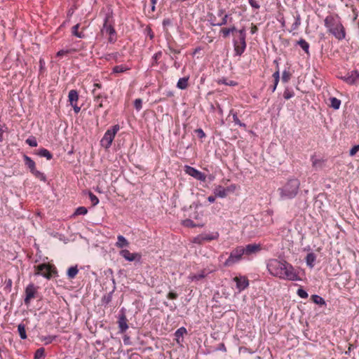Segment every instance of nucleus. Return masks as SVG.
<instances>
[{
    "label": "nucleus",
    "mask_w": 359,
    "mask_h": 359,
    "mask_svg": "<svg viewBox=\"0 0 359 359\" xmlns=\"http://www.w3.org/2000/svg\"><path fill=\"white\" fill-rule=\"evenodd\" d=\"M266 266L269 273L273 276L289 280H299L296 270L285 259H271L268 261Z\"/></svg>",
    "instance_id": "nucleus-1"
},
{
    "label": "nucleus",
    "mask_w": 359,
    "mask_h": 359,
    "mask_svg": "<svg viewBox=\"0 0 359 359\" xmlns=\"http://www.w3.org/2000/svg\"><path fill=\"white\" fill-rule=\"evenodd\" d=\"M299 187L298 179H290L282 187L278 189V192L282 200L292 199L297 195Z\"/></svg>",
    "instance_id": "nucleus-2"
},
{
    "label": "nucleus",
    "mask_w": 359,
    "mask_h": 359,
    "mask_svg": "<svg viewBox=\"0 0 359 359\" xmlns=\"http://www.w3.org/2000/svg\"><path fill=\"white\" fill-rule=\"evenodd\" d=\"M233 47L236 55L240 56L244 53L246 48L245 32L244 29L238 30V34L233 39Z\"/></svg>",
    "instance_id": "nucleus-3"
},
{
    "label": "nucleus",
    "mask_w": 359,
    "mask_h": 359,
    "mask_svg": "<svg viewBox=\"0 0 359 359\" xmlns=\"http://www.w3.org/2000/svg\"><path fill=\"white\" fill-rule=\"evenodd\" d=\"M119 129L120 126L118 124L114 125L111 128L108 129L100 141L102 147L105 149H109Z\"/></svg>",
    "instance_id": "nucleus-4"
},
{
    "label": "nucleus",
    "mask_w": 359,
    "mask_h": 359,
    "mask_svg": "<svg viewBox=\"0 0 359 359\" xmlns=\"http://www.w3.org/2000/svg\"><path fill=\"white\" fill-rule=\"evenodd\" d=\"M35 275H41L47 279H50L53 276V273H56L55 268L49 264H41L35 266Z\"/></svg>",
    "instance_id": "nucleus-5"
},
{
    "label": "nucleus",
    "mask_w": 359,
    "mask_h": 359,
    "mask_svg": "<svg viewBox=\"0 0 359 359\" xmlns=\"http://www.w3.org/2000/svg\"><path fill=\"white\" fill-rule=\"evenodd\" d=\"M327 31L338 40L345 38V29L342 24H325Z\"/></svg>",
    "instance_id": "nucleus-6"
},
{
    "label": "nucleus",
    "mask_w": 359,
    "mask_h": 359,
    "mask_svg": "<svg viewBox=\"0 0 359 359\" xmlns=\"http://www.w3.org/2000/svg\"><path fill=\"white\" fill-rule=\"evenodd\" d=\"M243 255H244L243 247L238 246L236 248L232 250L229 258L225 261L224 266H230L233 264L239 262L242 259Z\"/></svg>",
    "instance_id": "nucleus-7"
},
{
    "label": "nucleus",
    "mask_w": 359,
    "mask_h": 359,
    "mask_svg": "<svg viewBox=\"0 0 359 359\" xmlns=\"http://www.w3.org/2000/svg\"><path fill=\"white\" fill-rule=\"evenodd\" d=\"M37 292L36 287L34 284H29L27 286L25 289V304L27 306H29L30 304L31 300L36 297V294Z\"/></svg>",
    "instance_id": "nucleus-8"
},
{
    "label": "nucleus",
    "mask_w": 359,
    "mask_h": 359,
    "mask_svg": "<svg viewBox=\"0 0 359 359\" xmlns=\"http://www.w3.org/2000/svg\"><path fill=\"white\" fill-rule=\"evenodd\" d=\"M185 172L187 174L198 180L202 182H205L206 180V175L203 172L189 165L185 166Z\"/></svg>",
    "instance_id": "nucleus-9"
},
{
    "label": "nucleus",
    "mask_w": 359,
    "mask_h": 359,
    "mask_svg": "<svg viewBox=\"0 0 359 359\" xmlns=\"http://www.w3.org/2000/svg\"><path fill=\"white\" fill-rule=\"evenodd\" d=\"M233 281L236 283V288L239 292L246 289L249 286V280L245 276H238L233 278Z\"/></svg>",
    "instance_id": "nucleus-10"
},
{
    "label": "nucleus",
    "mask_w": 359,
    "mask_h": 359,
    "mask_svg": "<svg viewBox=\"0 0 359 359\" xmlns=\"http://www.w3.org/2000/svg\"><path fill=\"white\" fill-rule=\"evenodd\" d=\"M102 33L103 35L109 36V42H114L116 40V32L111 24H103Z\"/></svg>",
    "instance_id": "nucleus-11"
},
{
    "label": "nucleus",
    "mask_w": 359,
    "mask_h": 359,
    "mask_svg": "<svg viewBox=\"0 0 359 359\" xmlns=\"http://www.w3.org/2000/svg\"><path fill=\"white\" fill-rule=\"evenodd\" d=\"M341 79L348 84H354L357 81L359 80V72L356 70L352 71L344 76L341 77Z\"/></svg>",
    "instance_id": "nucleus-12"
},
{
    "label": "nucleus",
    "mask_w": 359,
    "mask_h": 359,
    "mask_svg": "<svg viewBox=\"0 0 359 359\" xmlns=\"http://www.w3.org/2000/svg\"><path fill=\"white\" fill-rule=\"evenodd\" d=\"M120 255L125 258L126 260L133 262L134 260L138 259L140 260L141 258V255L138 253H131L128 250H122L120 252Z\"/></svg>",
    "instance_id": "nucleus-13"
},
{
    "label": "nucleus",
    "mask_w": 359,
    "mask_h": 359,
    "mask_svg": "<svg viewBox=\"0 0 359 359\" xmlns=\"http://www.w3.org/2000/svg\"><path fill=\"white\" fill-rule=\"evenodd\" d=\"M261 246L259 244H248L245 247H243L244 255H250L256 254L261 250Z\"/></svg>",
    "instance_id": "nucleus-14"
},
{
    "label": "nucleus",
    "mask_w": 359,
    "mask_h": 359,
    "mask_svg": "<svg viewBox=\"0 0 359 359\" xmlns=\"http://www.w3.org/2000/svg\"><path fill=\"white\" fill-rule=\"evenodd\" d=\"M92 93L93 95L94 102L96 104L97 108H102L103 107V99H107V96H103L100 93L97 92L96 89H93Z\"/></svg>",
    "instance_id": "nucleus-15"
},
{
    "label": "nucleus",
    "mask_w": 359,
    "mask_h": 359,
    "mask_svg": "<svg viewBox=\"0 0 359 359\" xmlns=\"http://www.w3.org/2000/svg\"><path fill=\"white\" fill-rule=\"evenodd\" d=\"M118 328L121 333H123L128 328V320L125 315H121L118 320Z\"/></svg>",
    "instance_id": "nucleus-16"
},
{
    "label": "nucleus",
    "mask_w": 359,
    "mask_h": 359,
    "mask_svg": "<svg viewBox=\"0 0 359 359\" xmlns=\"http://www.w3.org/2000/svg\"><path fill=\"white\" fill-rule=\"evenodd\" d=\"M238 30H237L234 27L231 28L223 27L220 29V34L223 37L226 38L229 36L230 34H232L234 36L238 34Z\"/></svg>",
    "instance_id": "nucleus-17"
},
{
    "label": "nucleus",
    "mask_w": 359,
    "mask_h": 359,
    "mask_svg": "<svg viewBox=\"0 0 359 359\" xmlns=\"http://www.w3.org/2000/svg\"><path fill=\"white\" fill-rule=\"evenodd\" d=\"M213 193L215 196L218 198H225L227 196L225 187L221 185L216 186L213 190Z\"/></svg>",
    "instance_id": "nucleus-18"
},
{
    "label": "nucleus",
    "mask_w": 359,
    "mask_h": 359,
    "mask_svg": "<svg viewBox=\"0 0 359 359\" xmlns=\"http://www.w3.org/2000/svg\"><path fill=\"white\" fill-rule=\"evenodd\" d=\"M79 100V93L76 90H71L68 94V101L69 104H76Z\"/></svg>",
    "instance_id": "nucleus-19"
},
{
    "label": "nucleus",
    "mask_w": 359,
    "mask_h": 359,
    "mask_svg": "<svg viewBox=\"0 0 359 359\" xmlns=\"http://www.w3.org/2000/svg\"><path fill=\"white\" fill-rule=\"evenodd\" d=\"M316 259V255L313 252L308 253L305 258L307 266L311 269L313 268Z\"/></svg>",
    "instance_id": "nucleus-20"
},
{
    "label": "nucleus",
    "mask_w": 359,
    "mask_h": 359,
    "mask_svg": "<svg viewBox=\"0 0 359 359\" xmlns=\"http://www.w3.org/2000/svg\"><path fill=\"white\" fill-rule=\"evenodd\" d=\"M25 165L29 169L30 172L36 169L35 162L28 156L24 155Z\"/></svg>",
    "instance_id": "nucleus-21"
},
{
    "label": "nucleus",
    "mask_w": 359,
    "mask_h": 359,
    "mask_svg": "<svg viewBox=\"0 0 359 359\" xmlns=\"http://www.w3.org/2000/svg\"><path fill=\"white\" fill-rule=\"evenodd\" d=\"M206 276H207V273H205V270H202L198 273L190 274L188 278L191 281H197V280H200L204 278Z\"/></svg>",
    "instance_id": "nucleus-22"
},
{
    "label": "nucleus",
    "mask_w": 359,
    "mask_h": 359,
    "mask_svg": "<svg viewBox=\"0 0 359 359\" xmlns=\"http://www.w3.org/2000/svg\"><path fill=\"white\" fill-rule=\"evenodd\" d=\"M129 245V242L126 239L124 236L122 235H118L117 236V242L116 243V246L118 248H123L125 247H128Z\"/></svg>",
    "instance_id": "nucleus-23"
},
{
    "label": "nucleus",
    "mask_w": 359,
    "mask_h": 359,
    "mask_svg": "<svg viewBox=\"0 0 359 359\" xmlns=\"http://www.w3.org/2000/svg\"><path fill=\"white\" fill-rule=\"evenodd\" d=\"M80 29V24H76L72 28V33L73 35L79 37V38H83L85 36L83 34L84 27L81 28V30L79 31Z\"/></svg>",
    "instance_id": "nucleus-24"
},
{
    "label": "nucleus",
    "mask_w": 359,
    "mask_h": 359,
    "mask_svg": "<svg viewBox=\"0 0 359 359\" xmlns=\"http://www.w3.org/2000/svg\"><path fill=\"white\" fill-rule=\"evenodd\" d=\"M189 79L188 76L180 78L177 83V87L181 90L187 89L189 86Z\"/></svg>",
    "instance_id": "nucleus-25"
},
{
    "label": "nucleus",
    "mask_w": 359,
    "mask_h": 359,
    "mask_svg": "<svg viewBox=\"0 0 359 359\" xmlns=\"http://www.w3.org/2000/svg\"><path fill=\"white\" fill-rule=\"evenodd\" d=\"M130 68L124 65H116L112 69V73L113 74L118 75L119 74L126 72V71L129 70Z\"/></svg>",
    "instance_id": "nucleus-26"
},
{
    "label": "nucleus",
    "mask_w": 359,
    "mask_h": 359,
    "mask_svg": "<svg viewBox=\"0 0 359 359\" xmlns=\"http://www.w3.org/2000/svg\"><path fill=\"white\" fill-rule=\"evenodd\" d=\"M37 154L41 157H45L47 160H50L53 158V154L46 149H40Z\"/></svg>",
    "instance_id": "nucleus-27"
},
{
    "label": "nucleus",
    "mask_w": 359,
    "mask_h": 359,
    "mask_svg": "<svg viewBox=\"0 0 359 359\" xmlns=\"http://www.w3.org/2000/svg\"><path fill=\"white\" fill-rule=\"evenodd\" d=\"M32 174L40 181L46 182L47 180L46 175L43 172L37 170L36 168L32 172Z\"/></svg>",
    "instance_id": "nucleus-28"
},
{
    "label": "nucleus",
    "mask_w": 359,
    "mask_h": 359,
    "mask_svg": "<svg viewBox=\"0 0 359 359\" xmlns=\"http://www.w3.org/2000/svg\"><path fill=\"white\" fill-rule=\"evenodd\" d=\"M79 273V269L76 266H72L67 270V276L69 279H74Z\"/></svg>",
    "instance_id": "nucleus-29"
},
{
    "label": "nucleus",
    "mask_w": 359,
    "mask_h": 359,
    "mask_svg": "<svg viewBox=\"0 0 359 359\" xmlns=\"http://www.w3.org/2000/svg\"><path fill=\"white\" fill-rule=\"evenodd\" d=\"M203 237L204 241H211L213 240H217L219 238V233L213 232L211 233L203 234Z\"/></svg>",
    "instance_id": "nucleus-30"
},
{
    "label": "nucleus",
    "mask_w": 359,
    "mask_h": 359,
    "mask_svg": "<svg viewBox=\"0 0 359 359\" xmlns=\"http://www.w3.org/2000/svg\"><path fill=\"white\" fill-rule=\"evenodd\" d=\"M18 331L19 335L22 339H27V336L26 334L25 325L24 324L20 323L18 325Z\"/></svg>",
    "instance_id": "nucleus-31"
},
{
    "label": "nucleus",
    "mask_w": 359,
    "mask_h": 359,
    "mask_svg": "<svg viewBox=\"0 0 359 359\" xmlns=\"http://www.w3.org/2000/svg\"><path fill=\"white\" fill-rule=\"evenodd\" d=\"M297 44L304 50L306 54H309V44L304 39H300Z\"/></svg>",
    "instance_id": "nucleus-32"
},
{
    "label": "nucleus",
    "mask_w": 359,
    "mask_h": 359,
    "mask_svg": "<svg viewBox=\"0 0 359 359\" xmlns=\"http://www.w3.org/2000/svg\"><path fill=\"white\" fill-rule=\"evenodd\" d=\"M230 114H232V117H233V122L235 123L236 125H238L240 127H242V128H246V124L244 123H242L240 119L238 118V116H237V114L236 113H234L233 111V110H231L230 111Z\"/></svg>",
    "instance_id": "nucleus-33"
},
{
    "label": "nucleus",
    "mask_w": 359,
    "mask_h": 359,
    "mask_svg": "<svg viewBox=\"0 0 359 359\" xmlns=\"http://www.w3.org/2000/svg\"><path fill=\"white\" fill-rule=\"evenodd\" d=\"M330 107L334 109H338L341 105V100L337 99V97H331L330 98Z\"/></svg>",
    "instance_id": "nucleus-34"
},
{
    "label": "nucleus",
    "mask_w": 359,
    "mask_h": 359,
    "mask_svg": "<svg viewBox=\"0 0 359 359\" xmlns=\"http://www.w3.org/2000/svg\"><path fill=\"white\" fill-rule=\"evenodd\" d=\"M273 77L274 79V88H272V92H274L277 88V86L280 80V73L278 67L277 68V70L273 74Z\"/></svg>",
    "instance_id": "nucleus-35"
},
{
    "label": "nucleus",
    "mask_w": 359,
    "mask_h": 359,
    "mask_svg": "<svg viewBox=\"0 0 359 359\" xmlns=\"http://www.w3.org/2000/svg\"><path fill=\"white\" fill-rule=\"evenodd\" d=\"M45 357V349L43 348H38L34 353V359H41Z\"/></svg>",
    "instance_id": "nucleus-36"
},
{
    "label": "nucleus",
    "mask_w": 359,
    "mask_h": 359,
    "mask_svg": "<svg viewBox=\"0 0 359 359\" xmlns=\"http://www.w3.org/2000/svg\"><path fill=\"white\" fill-rule=\"evenodd\" d=\"M311 299L314 303L317 304L323 305L325 304V300L317 294L312 295Z\"/></svg>",
    "instance_id": "nucleus-37"
},
{
    "label": "nucleus",
    "mask_w": 359,
    "mask_h": 359,
    "mask_svg": "<svg viewBox=\"0 0 359 359\" xmlns=\"http://www.w3.org/2000/svg\"><path fill=\"white\" fill-rule=\"evenodd\" d=\"M294 95V91L292 90L286 88L283 93V97L285 100H289L292 98Z\"/></svg>",
    "instance_id": "nucleus-38"
},
{
    "label": "nucleus",
    "mask_w": 359,
    "mask_h": 359,
    "mask_svg": "<svg viewBox=\"0 0 359 359\" xmlns=\"http://www.w3.org/2000/svg\"><path fill=\"white\" fill-rule=\"evenodd\" d=\"M88 212V210L86 207L81 206L76 209L74 215H85Z\"/></svg>",
    "instance_id": "nucleus-39"
},
{
    "label": "nucleus",
    "mask_w": 359,
    "mask_h": 359,
    "mask_svg": "<svg viewBox=\"0 0 359 359\" xmlns=\"http://www.w3.org/2000/svg\"><path fill=\"white\" fill-rule=\"evenodd\" d=\"M76 50L74 48L67 49V50H60L57 53V57H62L64 55H67L69 53L76 52Z\"/></svg>",
    "instance_id": "nucleus-40"
},
{
    "label": "nucleus",
    "mask_w": 359,
    "mask_h": 359,
    "mask_svg": "<svg viewBox=\"0 0 359 359\" xmlns=\"http://www.w3.org/2000/svg\"><path fill=\"white\" fill-rule=\"evenodd\" d=\"M162 53L158 51L152 57V66L156 65L158 64V60L161 57Z\"/></svg>",
    "instance_id": "nucleus-41"
},
{
    "label": "nucleus",
    "mask_w": 359,
    "mask_h": 359,
    "mask_svg": "<svg viewBox=\"0 0 359 359\" xmlns=\"http://www.w3.org/2000/svg\"><path fill=\"white\" fill-rule=\"evenodd\" d=\"M88 195H89L90 200V201L92 203V205L93 206H95L97 204H98L99 199H98V198L95 194H93L92 192L90 191Z\"/></svg>",
    "instance_id": "nucleus-42"
},
{
    "label": "nucleus",
    "mask_w": 359,
    "mask_h": 359,
    "mask_svg": "<svg viewBox=\"0 0 359 359\" xmlns=\"http://www.w3.org/2000/svg\"><path fill=\"white\" fill-rule=\"evenodd\" d=\"M25 142L30 147H35L37 146V142L34 137H32L27 139Z\"/></svg>",
    "instance_id": "nucleus-43"
},
{
    "label": "nucleus",
    "mask_w": 359,
    "mask_h": 359,
    "mask_svg": "<svg viewBox=\"0 0 359 359\" xmlns=\"http://www.w3.org/2000/svg\"><path fill=\"white\" fill-rule=\"evenodd\" d=\"M291 77V74L287 71H284L282 74V81L284 83H287Z\"/></svg>",
    "instance_id": "nucleus-44"
},
{
    "label": "nucleus",
    "mask_w": 359,
    "mask_h": 359,
    "mask_svg": "<svg viewBox=\"0 0 359 359\" xmlns=\"http://www.w3.org/2000/svg\"><path fill=\"white\" fill-rule=\"evenodd\" d=\"M134 107L137 111H140L142 107V100L140 98L136 99L134 101Z\"/></svg>",
    "instance_id": "nucleus-45"
},
{
    "label": "nucleus",
    "mask_w": 359,
    "mask_h": 359,
    "mask_svg": "<svg viewBox=\"0 0 359 359\" xmlns=\"http://www.w3.org/2000/svg\"><path fill=\"white\" fill-rule=\"evenodd\" d=\"M297 293L301 298L306 299L308 297V293L302 288L298 289Z\"/></svg>",
    "instance_id": "nucleus-46"
},
{
    "label": "nucleus",
    "mask_w": 359,
    "mask_h": 359,
    "mask_svg": "<svg viewBox=\"0 0 359 359\" xmlns=\"http://www.w3.org/2000/svg\"><path fill=\"white\" fill-rule=\"evenodd\" d=\"M358 151H359V144H357V145L353 146L351 149V150L349 151V154H350L351 156H355L358 152Z\"/></svg>",
    "instance_id": "nucleus-47"
},
{
    "label": "nucleus",
    "mask_w": 359,
    "mask_h": 359,
    "mask_svg": "<svg viewBox=\"0 0 359 359\" xmlns=\"http://www.w3.org/2000/svg\"><path fill=\"white\" fill-rule=\"evenodd\" d=\"M225 189L226 194H228L229 193H233L237 189V186L234 184H232Z\"/></svg>",
    "instance_id": "nucleus-48"
},
{
    "label": "nucleus",
    "mask_w": 359,
    "mask_h": 359,
    "mask_svg": "<svg viewBox=\"0 0 359 359\" xmlns=\"http://www.w3.org/2000/svg\"><path fill=\"white\" fill-rule=\"evenodd\" d=\"M193 242L197 244H202L203 242H205L203 237V234L198 235V236L195 237L193 240Z\"/></svg>",
    "instance_id": "nucleus-49"
},
{
    "label": "nucleus",
    "mask_w": 359,
    "mask_h": 359,
    "mask_svg": "<svg viewBox=\"0 0 359 359\" xmlns=\"http://www.w3.org/2000/svg\"><path fill=\"white\" fill-rule=\"evenodd\" d=\"M195 133L197 134L198 137L201 139L205 137V133L201 128L196 129Z\"/></svg>",
    "instance_id": "nucleus-50"
},
{
    "label": "nucleus",
    "mask_w": 359,
    "mask_h": 359,
    "mask_svg": "<svg viewBox=\"0 0 359 359\" xmlns=\"http://www.w3.org/2000/svg\"><path fill=\"white\" fill-rule=\"evenodd\" d=\"M184 225L188 227H194L196 225L194 222L191 219H186L184 221Z\"/></svg>",
    "instance_id": "nucleus-51"
},
{
    "label": "nucleus",
    "mask_w": 359,
    "mask_h": 359,
    "mask_svg": "<svg viewBox=\"0 0 359 359\" xmlns=\"http://www.w3.org/2000/svg\"><path fill=\"white\" fill-rule=\"evenodd\" d=\"M169 299H176L178 297V294L174 292H170L167 295Z\"/></svg>",
    "instance_id": "nucleus-52"
},
{
    "label": "nucleus",
    "mask_w": 359,
    "mask_h": 359,
    "mask_svg": "<svg viewBox=\"0 0 359 359\" xmlns=\"http://www.w3.org/2000/svg\"><path fill=\"white\" fill-rule=\"evenodd\" d=\"M248 1L252 8H254L255 9L259 8L260 6H259V4L255 0H248Z\"/></svg>",
    "instance_id": "nucleus-53"
},
{
    "label": "nucleus",
    "mask_w": 359,
    "mask_h": 359,
    "mask_svg": "<svg viewBox=\"0 0 359 359\" xmlns=\"http://www.w3.org/2000/svg\"><path fill=\"white\" fill-rule=\"evenodd\" d=\"M216 350L217 351H222L223 352H226V348L224 345V343H221L218 345L217 348H216Z\"/></svg>",
    "instance_id": "nucleus-54"
},
{
    "label": "nucleus",
    "mask_w": 359,
    "mask_h": 359,
    "mask_svg": "<svg viewBox=\"0 0 359 359\" xmlns=\"http://www.w3.org/2000/svg\"><path fill=\"white\" fill-rule=\"evenodd\" d=\"M146 31L147 32V34L149 36L150 39H153L154 38V33H153L151 29L149 26L147 27Z\"/></svg>",
    "instance_id": "nucleus-55"
},
{
    "label": "nucleus",
    "mask_w": 359,
    "mask_h": 359,
    "mask_svg": "<svg viewBox=\"0 0 359 359\" xmlns=\"http://www.w3.org/2000/svg\"><path fill=\"white\" fill-rule=\"evenodd\" d=\"M71 106L74 108V111L76 114H78L80 111L81 107L77 105V103L72 104Z\"/></svg>",
    "instance_id": "nucleus-56"
},
{
    "label": "nucleus",
    "mask_w": 359,
    "mask_h": 359,
    "mask_svg": "<svg viewBox=\"0 0 359 359\" xmlns=\"http://www.w3.org/2000/svg\"><path fill=\"white\" fill-rule=\"evenodd\" d=\"M169 51H170V53H172V54H180V50H176V49H174L171 47H169Z\"/></svg>",
    "instance_id": "nucleus-57"
},
{
    "label": "nucleus",
    "mask_w": 359,
    "mask_h": 359,
    "mask_svg": "<svg viewBox=\"0 0 359 359\" xmlns=\"http://www.w3.org/2000/svg\"><path fill=\"white\" fill-rule=\"evenodd\" d=\"M111 17L110 16V14H109V12L108 14H107V16L105 17V18L104 19V23L110 22V21H111Z\"/></svg>",
    "instance_id": "nucleus-58"
},
{
    "label": "nucleus",
    "mask_w": 359,
    "mask_h": 359,
    "mask_svg": "<svg viewBox=\"0 0 359 359\" xmlns=\"http://www.w3.org/2000/svg\"><path fill=\"white\" fill-rule=\"evenodd\" d=\"M217 198V196H215V195L214 194V196H210L208 197V201L210 202V203H214L215 201V198Z\"/></svg>",
    "instance_id": "nucleus-59"
},
{
    "label": "nucleus",
    "mask_w": 359,
    "mask_h": 359,
    "mask_svg": "<svg viewBox=\"0 0 359 359\" xmlns=\"http://www.w3.org/2000/svg\"><path fill=\"white\" fill-rule=\"evenodd\" d=\"M151 4V9L152 11H154L155 8V4L157 3L158 0H150Z\"/></svg>",
    "instance_id": "nucleus-60"
},
{
    "label": "nucleus",
    "mask_w": 359,
    "mask_h": 359,
    "mask_svg": "<svg viewBox=\"0 0 359 359\" xmlns=\"http://www.w3.org/2000/svg\"><path fill=\"white\" fill-rule=\"evenodd\" d=\"M93 86H94L93 89H96L97 90V88L100 89V88H102V84L100 83H94Z\"/></svg>",
    "instance_id": "nucleus-61"
},
{
    "label": "nucleus",
    "mask_w": 359,
    "mask_h": 359,
    "mask_svg": "<svg viewBox=\"0 0 359 359\" xmlns=\"http://www.w3.org/2000/svg\"><path fill=\"white\" fill-rule=\"evenodd\" d=\"M182 332H186V329L184 328V327H181L180 329H178L176 332V334H178L179 333H182Z\"/></svg>",
    "instance_id": "nucleus-62"
},
{
    "label": "nucleus",
    "mask_w": 359,
    "mask_h": 359,
    "mask_svg": "<svg viewBox=\"0 0 359 359\" xmlns=\"http://www.w3.org/2000/svg\"><path fill=\"white\" fill-rule=\"evenodd\" d=\"M55 339V337H49L48 339V341L46 342V344L51 343Z\"/></svg>",
    "instance_id": "nucleus-63"
},
{
    "label": "nucleus",
    "mask_w": 359,
    "mask_h": 359,
    "mask_svg": "<svg viewBox=\"0 0 359 359\" xmlns=\"http://www.w3.org/2000/svg\"><path fill=\"white\" fill-rule=\"evenodd\" d=\"M257 31V26L254 25L251 27V33L252 34H254Z\"/></svg>",
    "instance_id": "nucleus-64"
}]
</instances>
